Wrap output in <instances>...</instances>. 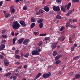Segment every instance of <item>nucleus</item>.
Wrapping results in <instances>:
<instances>
[{"label":"nucleus","mask_w":80,"mask_h":80,"mask_svg":"<svg viewBox=\"0 0 80 80\" xmlns=\"http://www.w3.org/2000/svg\"><path fill=\"white\" fill-rule=\"evenodd\" d=\"M20 26V24L17 21H14L12 23V28L14 30H18Z\"/></svg>","instance_id":"1"},{"label":"nucleus","mask_w":80,"mask_h":80,"mask_svg":"<svg viewBox=\"0 0 80 80\" xmlns=\"http://www.w3.org/2000/svg\"><path fill=\"white\" fill-rule=\"evenodd\" d=\"M51 75L52 74L50 72H48V73H45L42 75V77L43 78H49L50 76H51Z\"/></svg>","instance_id":"2"},{"label":"nucleus","mask_w":80,"mask_h":80,"mask_svg":"<svg viewBox=\"0 0 80 80\" xmlns=\"http://www.w3.org/2000/svg\"><path fill=\"white\" fill-rule=\"evenodd\" d=\"M32 55H39L40 53L37 52V50H34L32 51L31 52Z\"/></svg>","instance_id":"3"},{"label":"nucleus","mask_w":80,"mask_h":80,"mask_svg":"<svg viewBox=\"0 0 80 80\" xmlns=\"http://www.w3.org/2000/svg\"><path fill=\"white\" fill-rule=\"evenodd\" d=\"M19 23L21 25L22 27H24L27 26V24L25 23V22L23 20H21L19 21Z\"/></svg>","instance_id":"4"},{"label":"nucleus","mask_w":80,"mask_h":80,"mask_svg":"<svg viewBox=\"0 0 80 80\" xmlns=\"http://www.w3.org/2000/svg\"><path fill=\"white\" fill-rule=\"evenodd\" d=\"M19 23L21 25L22 27H24L27 26V24L25 23V22L23 20H21L19 21Z\"/></svg>","instance_id":"5"},{"label":"nucleus","mask_w":80,"mask_h":80,"mask_svg":"<svg viewBox=\"0 0 80 80\" xmlns=\"http://www.w3.org/2000/svg\"><path fill=\"white\" fill-rule=\"evenodd\" d=\"M53 9L54 11H56L57 12H59L60 11V7L58 6H53Z\"/></svg>","instance_id":"6"},{"label":"nucleus","mask_w":80,"mask_h":80,"mask_svg":"<svg viewBox=\"0 0 80 80\" xmlns=\"http://www.w3.org/2000/svg\"><path fill=\"white\" fill-rule=\"evenodd\" d=\"M4 65L5 67H8L9 65V62H8V60L7 59H5L4 60Z\"/></svg>","instance_id":"7"},{"label":"nucleus","mask_w":80,"mask_h":80,"mask_svg":"<svg viewBox=\"0 0 80 80\" xmlns=\"http://www.w3.org/2000/svg\"><path fill=\"white\" fill-rule=\"evenodd\" d=\"M62 56H63L61 54H60L56 56L54 60L55 61H57V60H58L60 59V57H62Z\"/></svg>","instance_id":"8"},{"label":"nucleus","mask_w":80,"mask_h":80,"mask_svg":"<svg viewBox=\"0 0 80 80\" xmlns=\"http://www.w3.org/2000/svg\"><path fill=\"white\" fill-rule=\"evenodd\" d=\"M30 42V40L28 39H26L24 40V41L23 42V44L24 45H27L29 42Z\"/></svg>","instance_id":"9"},{"label":"nucleus","mask_w":80,"mask_h":80,"mask_svg":"<svg viewBox=\"0 0 80 80\" xmlns=\"http://www.w3.org/2000/svg\"><path fill=\"white\" fill-rule=\"evenodd\" d=\"M5 48V45L4 44H2L0 46V51L3 50Z\"/></svg>","instance_id":"10"},{"label":"nucleus","mask_w":80,"mask_h":80,"mask_svg":"<svg viewBox=\"0 0 80 80\" xmlns=\"http://www.w3.org/2000/svg\"><path fill=\"white\" fill-rule=\"evenodd\" d=\"M43 9L47 12H48L50 10V8L47 6H45L44 7Z\"/></svg>","instance_id":"11"},{"label":"nucleus","mask_w":80,"mask_h":80,"mask_svg":"<svg viewBox=\"0 0 80 80\" xmlns=\"http://www.w3.org/2000/svg\"><path fill=\"white\" fill-rule=\"evenodd\" d=\"M61 9L62 11L63 12H65L67 11V9L65 8V7H64V6L63 5L61 6Z\"/></svg>","instance_id":"12"},{"label":"nucleus","mask_w":80,"mask_h":80,"mask_svg":"<svg viewBox=\"0 0 80 80\" xmlns=\"http://www.w3.org/2000/svg\"><path fill=\"white\" fill-rule=\"evenodd\" d=\"M25 40L24 38H21L18 41V44L22 43L23 42V40Z\"/></svg>","instance_id":"13"},{"label":"nucleus","mask_w":80,"mask_h":80,"mask_svg":"<svg viewBox=\"0 0 80 80\" xmlns=\"http://www.w3.org/2000/svg\"><path fill=\"white\" fill-rule=\"evenodd\" d=\"M56 45L57 43L56 42H55L54 43H53L52 44L51 47L52 50L53 49H54V48L56 47Z\"/></svg>","instance_id":"14"},{"label":"nucleus","mask_w":80,"mask_h":80,"mask_svg":"<svg viewBox=\"0 0 80 80\" xmlns=\"http://www.w3.org/2000/svg\"><path fill=\"white\" fill-rule=\"evenodd\" d=\"M42 75V73L39 72L37 76L34 79V80H36L38 78L40 77Z\"/></svg>","instance_id":"15"},{"label":"nucleus","mask_w":80,"mask_h":80,"mask_svg":"<svg viewBox=\"0 0 80 80\" xmlns=\"http://www.w3.org/2000/svg\"><path fill=\"white\" fill-rule=\"evenodd\" d=\"M64 40H65V37L63 36L61 37L58 39V40H59V41H61V42L64 41Z\"/></svg>","instance_id":"16"},{"label":"nucleus","mask_w":80,"mask_h":80,"mask_svg":"<svg viewBox=\"0 0 80 80\" xmlns=\"http://www.w3.org/2000/svg\"><path fill=\"white\" fill-rule=\"evenodd\" d=\"M10 10L11 13L13 14L15 12V9L13 7H11Z\"/></svg>","instance_id":"17"},{"label":"nucleus","mask_w":80,"mask_h":80,"mask_svg":"<svg viewBox=\"0 0 80 80\" xmlns=\"http://www.w3.org/2000/svg\"><path fill=\"white\" fill-rule=\"evenodd\" d=\"M43 18H40L38 21L37 22L38 23H43Z\"/></svg>","instance_id":"18"},{"label":"nucleus","mask_w":80,"mask_h":80,"mask_svg":"<svg viewBox=\"0 0 80 80\" xmlns=\"http://www.w3.org/2000/svg\"><path fill=\"white\" fill-rule=\"evenodd\" d=\"M71 2H69L68 4L67 7V10H69L70 9V7L71 6Z\"/></svg>","instance_id":"19"},{"label":"nucleus","mask_w":80,"mask_h":80,"mask_svg":"<svg viewBox=\"0 0 80 80\" xmlns=\"http://www.w3.org/2000/svg\"><path fill=\"white\" fill-rule=\"evenodd\" d=\"M36 50H37L38 53L41 52V49H40V48H36Z\"/></svg>","instance_id":"20"},{"label":"nucleus","mask_w":80,"mask_h":80,"mask_svg":"<svg viewBox=\"0 0 80 80\" xmlns=\"http://www.w3.org/2000/svg\"><path fill=\"white\" fill-rule=\"evenodd\" d=\"M75 77L76 78H80V74H79V73L76 74L75 75Z\"/></svg>","instance_id":"21"},{"label":"nucleus","mask_w":80,"mask_h":80,"mask_svg":"<svg viewBox=\"0 0 80 80\" xmlns=\"http://www.w3.org/2000/svg\"><path fill=\"white\" fill-rule=\"evenodd\" d=\"M15 57L16 59H20V56L17 55H15Z\"/></svg>","instance_id":"22"},{"label":"nucleus","mask_w":80,"mask_h":80,"mask_svg":"<svg viewBox=\"0 0 80 80\" xmlns=\"http://www.w3.org/2000/svg\"><path fill=\"white\" fill-rule=\"evenodd\" d=\"M56 18L57 19L60 20V19H61L62 18V16H61L59 15H58L56 17Z\"/></svg>","instance_id":"23"},{"label":"nucleus","mask_w":80,"mask_h":80,"mask_svg":"<svg viewBox=\"0 0 80 80\" xmlns=\"http://www.w3.org/2000/svg\"><path fill=\"white\" fill-rule=\"evenodd\" d=\"M43 27V24L42 23H41L39 24V27L40 28H42Z\"/></svg>","instance_id":"24"},{"label":"nucleus","mask_w":80,"mask_h":80,"mask_svg":"<svg viewBox=\"0 0 80 80\" xmlns=\"http://www.w3.org/2000/svg\"><path fill=\"white\" fill-rule=\"evenodd\" d=\"M31 22H35V18H34L33 17L31 18Z\"/></svg>","instance_id":"25"},{"label":"nucleus","mask_w":80,"mask_h":80,"mask_svg":"<svg viewBox=\"0 0 80 80\" xmlns=\"http://www.w3.org/2000/svg\"><path fill=\"white\" fill-rule=\"evenodd\" d=\"M35 22H33L31 25V28H33L35 26Z\"/></svg>","instance_id":"26"},{"label":"nucleus","mask_w":80,"mask_h":80,"mask_svg":"<svg viewBox=\"0 0 80 80\" xmlns=\"http://www.w3.org/2000/svg\"><path fill=\"white\" fill-rule=\"evenodd\" d=\"M61 63V61L60 60H57L55 64L56 65H58V64H59V63Z\"/></svg>","instance_id":"27"},{"label":"nucleus","mask_w":80,"mask_h":80,"mask_svg":"<svg viewBox=\"0 0 80 80\" xmlns=\"http://www.w3.org/2000/svg\"><path fill=\"white\" fill-rule=\"evenodd\" d=\"M69 27H71V28H77V26H74L71 24L69 25Z\"/></svg>","instance_id":"28"},{"label":"nucleus","mask_w":80,"mask_h":80,"mask_svg":"<svg viewBox=\"0 0 80 80\" xmlns=\"http://www.w3.org/2000/svg\"><path fill=\"white\" fill-rule=\"evenodd\" d=\"M57 55V52L56 51H53L52 53V55L53 56H55L56 55Z\"/></svg>","instance_id":"29"},{"label":"nucleus","mask_w":80,"mask_h":80,"mask_svg":"<svg viewBox=\"0 0 80 80\" xmlns=\"http://www.w3.org/2000/svg\"><path fill=\"white\" fill-rule=\"evenodd\" d=\"M11 75V72H9L4 75L5 77H8Z\"/></svg>","instance_id":"30"},{"label":"nucleus","mask_w":80,"mask_h":80,"mask_svg":"<svg viewBox=\"0 0 80 80\" xmlns=\"http://www.w3.org/2000/svg\"><path fill=\"white\" fill-rule=\"evenodd\" d=\"M79 58V56H76L73 58V60H78Z\"/></svg>","instance_id":"31"},{"label":"nucleus","mask_w":80,"mask_h":80,"mask_svg":"<svg viewBox=\"0 0 80 80\" xmlns=\"http://www.w3.org/2000/svg\"><path fill=\"white\" fill-rule=\"evenodd\" d=\"M40 36H41L42 37H45V36H46L47 35V33H41L40 34Z\"/></svg>","instance_id":"32"},{"label":"nucleus","mask_w":80,"mask_h":80,"mask_svg":"<svg viewBox=\"0 0 80 80\" xmlns=\"http://www.w3.org/2000/svg\"><path fill=\"white\" fill-rule=\"evenodd\" d=\"M28 56H29V53H27L24 55V57H25V58H28Z\"/></svg>","instance_id":"33"},{"label":"nucleus","mask_w":80,"mask_h":80,"mask_svg":"<svg viewBox=\"0 0 80 80\" xmlns=\"http://www.w3.org/2000/svg\"><path fill=\"white\" fill-rule=\"evenodd\" d=\"M27 6H24L23 7L22 9L23 10H27Z\"/></svg>","instance_id":"34"},{"label":"nucleus","mask_w":80,"mask_h":80,"mask_svg":"<svg viewBox=\"0 0 80 80\" xmlns=\"http://www.w3.org/2000/svg\"><path fill=\"white\" fill-rule=\"evenodd\" d=\"M5 17H6V18H8V17H9V16H10V14L8 13L6 14H5Z\"/></svg>","instance_id":"35"},{"label":"nucleus","mask_w":80,"mask_h":80,"mask_svg":"<svg viewBox=\"0 0 80 80\" xmlns=\"http://www.w3.org/2000/svg\"><path fill=\"white\" fill-rule=\"evenodd\" d=\"M39 12L40 13H43L44 12V11L42 9H40L39 10Z\"/></svg>","instance_id":"36"},{"label":"nucleus","mask_w":80,"mask_h":80,"mask_svg":"<svg viewBox=\"0 0 80 80\" xmlns=\"http://www.w3.org/2000/svg\"><path fill=\"white\" fill-rule=\"evenodd\" d=\"M1 37L4 38H6L7 37V36L5 35H2Z\"/></svg>","instance_id":"37"},{"label":"nucleus","mask_w":80,"mask_h":80,"mask_svg":"<svg viewBox=\"0 0 80 80\" xmlns=\"http://www.w3.org/2000/svg\"><path fill=\"white\" fill-rule=\"evenodd\" d=\"M65 29V27L63 26H62L61 28L60 29V31H62V30H63Z\"/></svg>","instance_id":"38"},{"label":"nucleus","mask_w":80,"mask_h":80,"mask_svg":"<svg viewBox=\"0 0 80 80\" xmlns=\"http://www.w3.org/2000/svg\"><path fill=\"white\" fill-rule=\"evenodd\" d=\"M50 37H46L45 38H44V40H50Z\"/></svg>","instance_id":"39"},{"label":"nucleus","mask_w":80,"mask_h":80,"mask_svg":"<svg viewBox=\"0 0 80 80\" xmlns=\"http://www.w3.org/2000/svg\"><path fill=\"white\" fill-rule=\"evenodd\" d=\"M34 33L35 35H38V34H39V32H34Z\"/></svg>","instance_id":"40"},{"label":"nucleus","mask_w":80,"mask_h":80,"mask_svg":"<svg viewBox=\"0 0 80 80\" xmlns=\"http://www.w3.org/2000/svg\"><path fill=\"white\" fill-rule=\"evenodd\" d=\"M6 30H5V29L2 30L1 32L2 34H4L6 32Z\"/></svg>","instance_id":"41"},{"label":"nucleus","mask_w":80,"mask_h":80,"mask_svg":"<svg viewBox=\"0 0 80 80\" xmlns=\"http://www.w3.org/2000/svg\"><path fill=\"white\" fill-rule=\"evenodd\" d=\"M19 52H20V51H19V50H16L15 51V53L16 54H18V53H19Z\"/></svg>","instance_id":"42"},{"label":"nucleus","mask_w":80,"mask_h":80,"mask_svg":"<svg viewBox=\"0 0 80 80\" xmlns=\"http://www.w3.org/2000/svg\"><path fill=\"white\" fill-rule=\"evenodd\" d=\"M43 43V42L42 41H40L38 44V46H40Z\"/></svg>","instance_id":"43"},{"label":"nucleus","mask_w":80,"mask_h":80,"mask_svg":"<svg viewBox=\"0 0 80 80\" xmlns=\"http://www.w3.org/2000/svg\"><path fill=\"white\" fill-rule=\"evenodd\" d=\"M70 23L69 22H67L66 25V27H68V26H69V25H70Z\"/></svg>","instance_id":"44"},{"label":"nucleus","mask_w":80,"mask_h":80,"mask_svg":"<svg viewBox=\"0 0 80 80\" xmlns=\"http://www.w3.org/2000/svg\"><path fill=\"white\" fill-rule=\"evenodd\" d=\"M16 41V39L14 38L12 40V43L13 44L15 43V41Z\"/></svg>","instance_id":"45"},{"label":"nucleus","mask_w":80,"mask_h":80,"mask_svg":"<svg viewBox=\"0 0 80 80\" xmlns=\"http://www.w3.org/2000/svg\"><path fill=\"white\" fill-rule=\"evenodd\" d=\"M80 0H72V2H79Z\"/></svg>","instance_id":"46"},{"label":"nucleus","mask_w":80,"mask_h":80,"mask_svg":"<svg viewBox=\"0 0 80 80\" xmlns=\"http://www.w3.org/2000/svg\"><path fill=\"white\" fill-rule=\"evenodd\" d=\"M6 42V41L5 40H2L1 41V43H5Z\"/></svg>","instance_id":"47"},{"label":"nucleus","mask_w":80,"mask_h":80,"mask_svg":"<svg viewBox=\"0 0 80 80\" xmlns=\"http://www.w3.org/2000/svg\"><path fill=\"white\" fill-rule=\"evenodd\" d=\"M74 50H75V48L74 47H72L71 48V52H73V51H74Z\"/></svg>","instance_id":"48"},{"label":"nucleus","mask_w":80,"mask_h":80,"mask_svg":"<svg viewBox=\"0 0 80 80\" xmlns=\"http://www.w3.org/2000/svg\"><path fill=\"white\" fill-rule=\"evenodd\" d=\"M72 20L73 22V23H75L77 22V20L76 19H72Z\"/></svg>","instance_id":"49"},{"label":"nucleus","mask_w":80,"mask_h":80,"mask_svg":"<svg viewBox=\"0 0 80 80\" xmlns=\"http://www.w3.org/2000/svg\"><path fill=\"white\" fill-rule=\"evenodd\" d=\"M61 1L62 0H56V2H57L58 3H61Z\"/></svg>","instance_id":"50"},{"label":"nucleus","mask_w":80,"mask_h":80,"mask_svg":"<svg viewBox=\"0 0 80 80\" xmlns=\"http://www.w3.org/2000/svg\"><path fill=\"white\" fill-rule=\"evenodd\" d=\"M3 3V2L2 1H1L0 2V7H2V5Z\"/></svg>","instance_id":"51"},{"label":"nucleus","mask_w":80,"mask_h":80,"mask_svg":"<svg viewBox=\"0 0 80 80\" xmlns=\"http://www.w3.org/2000/svg\"><path fill=\"white\" fill-rule=\"evenodd\" d=\"M20 62H19V61H17L16 62V64H17V65H20Z\"/></svg>","instance_id":"52"},{"label":"nucleus","mask_w":80,"mask_h":80,"mask_svg":"<svg viewBox=\"0 0 80 80\" xmlns=\"http://www.w3.org/2000/svg\"><path fill=\"white\" fill-rule=\"evenodd\" d=\"M73 22V19H70L69 20V22H69V23H70V22Z\"/></svg>","instance_id":"53"},{"label":"nucleus","mask_w":80,"mask_h":80,"mask_svg":"<svg viewBox=\"0 0 80 80\" xmlns=\"http://www.w3.org/2000/svg\"><path fill=\"white\" fill-rule=\"evenodd\" d=\"M72 12H73V10H69L68 11V13H69V14H72Z\"/></svg>","instance_id":"54"},{"label":"nucleus","mask_w":80,"mask_h":80,"mask_svg":"<svg viewBox=\"0 0 80 80\" xmlns=\"http://www.w3.org/2000/svg\"><path fill=\"white\" fill-rule=\"evenodd\" d=\"M3 58H4V57L3 56L1 55H0V58L1 59H3Z\"/></svg>","instance_id":"55"},{"label":"nucleus","mask_w":80,"mask_h":80,"mask_svg":"<svg viewBox=\"0 0 80 80\" xmlns=\"http://www.w3.org/2000/svg\"><path fill=\"white\" fill-rule=\"evenodd\" d=\"M12 79L14 80H16V79H17V76H14L13 78H12Z\"/></svg>","instance_id":"56"},{"label":"nucleus","mask_w":80,"mask_h":80,"mask_svg":"<svg viewBox=\"0 0 80 80\" xmlns=\"http://www.w3.org/2000/svg\"><path fill=\"white\" fill-rule=\"evenodd\" d=\"M40 12H39V11H37L36 12V15H40Z\"/></svg>","instance_id":"57"},{"label":"nucleus","mask_w":80,"mask_h":80,"mask_svg":"<svg viewBox=\"0 0 80 80\" xmlns=\"http://www.w3.org/2000/svg\"><path fill=\"white\" fill-rule=\"evenodd\" d=\"M11 35L12 36H14V35H15V34L14 33V32H13V31L11 33Z\"/></svg>","instance_id":"58"},{"label":"nucleus","mask_w":80,"mask_h":80,"mask_svg":"<svg viewBox=\"0 0 80 80\" xmlns=\"http://www.w3.org/2000/svg\"><path fill=\"white\" fill-rule=\"evenodd\" d=\"M77 44L75 43L74 44V47H74V48H76V47H77Z\"/></svg>","instance_id":"59"},{"label":"nucleus","mask_w":80,"mask_h":80,"mask_svg":"<svg viewBox=\"0 0 80 80\" xmlns=\"http://www.w3.org/2000/svg\"><path fill=\"white\" fill-rule=\"evenodd\" d=\"M27 67V65H25L23 66V68H25V69H26Z\"/></svg>","instance_id":"60"},{"label":"nucleus","mask_w":80,"mask_h":80,"mask_svg":"<svg viewBox=\"0 0 80 80\" xmlns=\"http://www.w3.org/2000/svg\"><path fill=\"white\" fill-rule=\"evenodd\" d=\"M21 58H23V53L21 54Z\"/></svg>","instance_id":"61"},{"label":"nucleus","mask_w":80,"mask_h":80,"mask_svg":"<svg viewBox=\"0 0 80 80\" xmlns=\"http://www.w3.org/2000/svg\"><path fill=\"white\" fill-rule=\"evenodd\" d=\"M70 14L68 12L67 14H66V15L68 16H68H69V15H70Z\"/></svg>","instance_id":"62"},{"label":"nucleus","mask_w":80,"mask_h":80,"mask_svg":"<svg viewBox=\"0 0 80 80\" xmlns=\"http://www.w3.org/2000/svg\"><path fill=\"white\" fill-rule=\"evenodd\" d=\"M49 13H50V14L52 13V10H51V11H50L49 12Z\"/></svg>","instance_id":"63"},{"label":"nucleus","mask_w":80,"mask_h":80,"mask_svg":"<svg viewBox=\"0 0 80 80\" xmlns=\"http://www.w3.org/2000/svg\"><path fill=\"white\" fill-rule=\"evenodd\" d=\"M12 50H16V48H15L14 47H13L12 48Z\"/></svg>","instance_id":"64"}]
</instances>
